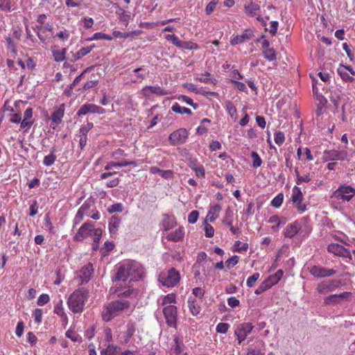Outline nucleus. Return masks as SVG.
Wrapping results in <instances>:
<instances>
[{"instance_id":"f257e3e1","label":"nucleus","mask_w":355,"mask_h":355,"mask_svg":"<svg viewBox=\"0 0 355 355\" xmlns=\"http://www.w3.org/2000/svg\"><path fill=\"white\" fill-rule=\"evenodd\" d=\"M112 292L116 294L119 299L111 301L104 306L101 316L105 322L112 320L125 310H128L130 306L129 299L136 298L137 295V292L130 286H117Z\"/></svg>"},{"instance_id":"f03ea898","label":"nucleus","mask_w":355,"mask_h":355,"mask_svg":"<svg viewBox=\"0 0 355 355\" xmlns=\"http://www.w3.org/2000/svg\"><path fill=\"white\" fill-rule=\"evenodd\" d=\"M89 297V291L83 288L76 289L67 300L69 309L74 314L81 313Z\"/></svg>"},{"instance_id":"7ed1b4c3","label":"nucleus","mask_w":355,"mask_h":355,"mask_svg":"<svg viewBox=\"0 0 355 355\" xmlns=\"http://www.w3.org/2000/svg\"><path fill=\"white\" fill-rule=\"evenodd\" d=\"M88 236H95V242H99L102 236V230L101 228H94V224L92 222L85 223L78 229L73 239L76 241H81Z\"/></svg>"},{"instance_id":"20e7f679","label":"nucleus","mask_w":355,"mask_h":355,"mask_svg":"<svg viewBox=\"0 0 355 355\" xmlns=\"http://www.w3.org/2000/svg\"><path fill=\"white\" fill-rule=\"evenodd\" d=\"M304 223V219L301 218L288 224L284 232L285 237L292 239L297 234L302 236L303 237L306 236L309 234V232L304 230L303 225Z\"/></svg>"},{"instance_id":"39448f33","label":"nucleus","mask_w":355,"mask_h":355,"mask_svg":"<svg viewBox=\"0 0 355 355\" xmlns=\"http://www.w3.org/2000/svg\"><path fill=\"white\" fill-rule=\"evenodd\" d=\"M180 280V272L174 268H170L166 274L159 277V282L166 287H174Z\"/></svg>"},{"instance_id":"423d86ee","label":"nucleus","mask_w":355,"mask_h":355,"mask_svg":"<svg viewBox=\"0 0 355 355\" xmlns=\"http://www.w3.org/2000/svg\"><path fill=\"white\" fill-rule=\"evenodd\" d=\"M33 28L36 32L41 42L45 45L49 42L51 38L54 37L53 25L51 24H46L44 26H36Z\"/></svg>"},{"instance_id":"0eeeda50","label":"nucleus","mask_w":355,"mask_h":355,"mask_svg":"<svg viewBox=\"0 0 355 355\" xmlns=\"http://www.w3.org/2000/svg\"><path fill=\"white\" fill-rule=\"evenodd\" d=\"M303 199L304 198L301 189L297 186H294L292 189L291 200L293 206L296 208L297 213L300 214L304 213L306 210V205L302 202Z\"/></svg>"},{"instance_id":"6e6552de","label":"nucleus","mask_w":355,"mask_h":355,"mask_svg":"<svg viewBox=\"0 0 355 355\" xmlns=\"http://www.w3.org/2000/svg\"><path fill=\"white\" fill-rule=\"evenodd\" d=\"M188 137V130L186 128H180L169 135L168 141L172 146L181 145L186 143Z\"/></svg>"},{"instance_id":"1a4fd4ad","label":"nucleus","mask_w":355,"mask_h":355,"mask_svg":"<svg viewBox=\"0 0 355 355\" xmlns=\"http://www.w3.org/2000/svg\"><path fill=\"white\" fill-rule=\"evenodd\" d=\"M254 326L250 322H243L238 324L235 327L234 335L238 340V343L241 344L247 336L251 334Z\"/></svg>"},{"instance_id":"9d476101","label":"nucleus","mask_w":355,"mask_h":355,"mask_svg":"<svg viewBox=\"0 0 355 355\" xmlns=\"http://www.w3.org/2000/svg\"><path fill=\"white\" fill-rule=\"evenodd\" d=\"M94 272V268L92 263H88L84 266L78 272H76L75 279L78 281V285H83L87 283Z\"/></svg>"},{"instance_id":"9b49d317","label":"nucleus","mask_w":355,"mask_h":355,"mask_svg":"<svg viewBox=\"0 0 355 355\" xmlns=\"http://www.w3.org/2000/svg\"><path fill=\"white\" fill-rule=\"evenodd\" d=\"M323 159L325 162L328 161H349L350 156L345 150H325Z\"/></svg>"},{"instance_id":"f8f14e48","label":"nucleus","mask_w":355,"mask_h":355,"mask_svg":"<svg viewBox=\"0 0 355 355\" xmlns=\"http://www.w3.org/2000/svg\"><path fill=\"white\" fill-rule=\"evenodd\" d=\"M126 265L130 281H137L142 277L144 270L142 267L137 262L128 261Z\"/></svg>"},{"instance_id":"ddd939ff","label":"nucleus","mask_w":355,"mask_h":355,"mask_svg":"<svg viewBox=\"0 0 355 355\" xmlns=\"http://www.w3.org/2000/svg\"><path fill=\"white\" fill-rule=\"evenodd\" d=\"M334 196L339 200L349 201L355 196V189L348 185H342L334 192Z\"/></svg>"},{"instance_id":"4468645a","label":"nucleus","mask_w":355,"mask_h":355,"mask_svg":"<svg viewBox=\"0 0 355 355\" xmlns=\"http://www.w3.org/2000/svg\"><path fill=\"white\" fill-rule=\"evenodd\" d=\"M340 284V281L337 280H324L320 282L317 286V291L320 294H327L334 291Z\"/></svg>"},{"instance_id":"2eb2a0df","label":"nucleus","mask_w":355,"mask_h":355,"mask_svg":"<svg viewBox=\"0 0 355 355\" xmlns=\"http://www.w3.org/2000/svg\"><path fill=\"white\" fill-rule=\"evenodd\" d=\"M166 322L170 327H176L177 307L174 305H168L163 309Z\"/></svg>"},{"instance_id":"dca6fc26","label":"nucleus","mask_w":355,"mask_h":355,"mask_svg":"<svg viewBox=\"0 0 355 355\" xmlns=\"http://www.w3.org/2000/svg\"><path fill=\"white\" fill-rule=\"evenodd\" d=\"M352 295L351 292H343L340 294L330 295L324 298V302L327 305H336L343 300H347Z\"/></svg>"},{"instance_id":"f3484780","label":"nucleus","mask_w":355,"mask_h":355,"mask_svg":"<svg viewBox=\"0 0 355 355\" xmlns=\"http://www.w3.org/2000/svg\"><path fill=\"white\" fill-rule=\"evenodd\" d=\"M310 273L315 277L322 278L335 275L336 270L318 266H313L310 269Z\"/></svg>"},{"instance_id":"a211bd4d","label":"nucleus","mask_w":355,"mask_h":355,"mask_svg":"<svg viewBox=\"0 0 355 355\" xmlns=\"http://www.w3.org/2000/svg\"><path fill=\"white\" fill-rule=\"evenodd\" d=\"M328 251L336 256L349 257L350 252L348 250L345 248L343 245L338 243H331L328 246Z\"/></svg>"},{"instance_id":"6ab92c4d","label":"nucleus","mask_w":355,"mask_h":355,"mask_svg":"<svg viewBox=\"0 0 355 355\" xmlns=\"http://www.w3.org/2000/svg\"><path fill=\"white\" fill-rule=\"evenodd\" d=\"M177 225L176 218L173 214H166L162 216L160 225L165 231L173 229Z\"/></svg>"},{"instance_id":"aec40b11","label":"nucleus","mask_w":355,"mask_h":355,"mask_svg":"<svg viewBox=\"0 0 355 355\" xmlns=\"http://www.w3.org/2000/svg\"><path fill=\"white\" fill-rule=\"evenodd\" d=\"M185 235V230L182 226L179 227L175 231L166 234V239L173 242H179L183 240Z\"/></svg>"},{"instance_id":"412c9836","label":"nucleus","mask_w":355,"mask_h":355,"mask_svg":"<svg viewBox=\"0 0 355 355\" xmlns=\"http://www.w3.org/2000/svg\"><path fill=\"white\" fill-rule=\"evenodd\" d=\"M268 223H272L273 225L271 226V229L273 232H278L281 226L284 225L286 223L284 220H282L278 215H272L268 219Z\"/></svg>"},{"instance_id":"4be33fe9","label":"nucleus","mask_w":355,"mask_h":355,"mask_svg":"<svg viewBox=\"0 0 355 355\" xmlns=\"http://www.w3.org/2000/svg\"><path fill=\"white\" fill-rule=\"evenodd\" d=\"M183 340L178 336H173V343H171V350L173 353H180L184 349Z\"/></svg>"},{"instance_id":"5701e85b","label":"nucleus","mask_w":355,"mask_h":355,"mask_svg":"<svg viewBox=\"0 0 355 355\" xmlns=\"http://www.w3.org/2000/svg\"><path fill=\"white\" fill-rule=\"evenodd\" d=\"M64 114V104H61L51 114V120L58 124L62 121V119Z\"/></svg>"},{"instance_id":"b1692460","label":"nucleus","mask_w":355,"mask_h":355,"mask_svg":"<svg viewBox=\"0 0 355 355\" xmlns=\"http://www.w3.org/2000/svg\"><path fill=\"white\" fill-rule=\"evenodd\" d=\"M222 207L220 205H214L211 206L207 213V219L210 222H214L219 216Z\"/></svg>"},{"instance_id":"393cba45","label":"nucleus","mask_w":355,"mask_h":355,"mask_svg":"<svg viewBox=\"0 0 355 355\" xmlns=\"http://www.w3.org/2000/svg\"><path fill=\"white\" fill-rule=\"evenodd\" d=\"M121 224V219L119 217L113 216L110 219L108 223L109 231L111 234H116L119 225Z\"/></svg>"},{"instance_id":"a878e982","label":"nucleus","mask_w":355,"mask_h":355,"mask_svg":"<svg viewBox=\"0 0 355 355\" xmlns=\"http://www.w3.org/2000/svg\"><path fill=\"white\" fill-rule=\"evenodd\" d=\"M129 277L126 263L122 264L118 269L114 279L116 281L125 282Z\"/></svg>"},{"instance_id":"bb28decb","label":"nucleus","mask_w":355,"mask_h":355,"mask_svg":"<svg viewBox=\"0 0 355 355\" xmlns=\"http://www.w3.org/2000/svg\"><path fill=\"white\" fill-rule=\"evenodd\" d=\"M188 306L190 312L193 315H197L201 311L200 306L198 304L196 299L190 297L188 300Z\"/></svg>"},{"instance_id":"cd10ccee","label":"nucleus","mask_w":355,"mask_h":355,"mask_svg":"<svg viewBox=\"0 0 355 355\" xmlns=\"http://www.w3.org/2000/svg\"><path fill=\"white\" fill-rule=\"evenodd\" d=\"M96 105L86 103L83 105L77 112L78 116L86 115L89 113H95Z\"/></svg>"},{"instance_id":"c85d7f7f","label":"nucleus","mask_w":355,"mask_h":355,"mask_svg":"<svg viewBox=\"0 0 355 355\" xmlns=\"http://www.w3.org/2000/svg\"><path fill=\"white\" fill-rule=\"evenodd\" d=\"M251 38V35L247 33H243L241 35L233 37L230 41L232 45L241 44Z\"/></svg>"},{"instance_id":"c756f323","label":"nucleus","mask_w":355,"mask_h":355,"mask_svg":"<svg viewBox=\"0 0 355 355\" xmlns=\"http://www.w3.org/2000/svg\"><path fill=\"white\" fill-rule=\"evenodd\" d=\"M95 47L94 44H92L87 46L86 47L81 48L79 51H78L73 55V58L75 60H79L81 58L85 56L89 53H90L92 49Z\"/></svg>"},{"instance_id":"7c9ffc66","label":"nucleus","mask_w":355,"mask_h":355,"mask_svg":"<svg viewBox=\"0 0 355 355\" xmlns=\"http://www.w3.org/2000/svg\"><path fill=\"white\" fill-rule=\"evenodd\" d=\"M283 274L284 272L282 270H278L274 275L269 276L266 279V281L272 287V286L277 284L279 282V280L282 279L283 276Z\"/></svg>"},{"instance_id":"2f4dec72","label":"nucleus","mask_w":355,"mask_h":355,"mask_svg":"<svg viewBox=\"0 0 355 355\" xmlns=\"http://www.w3.org/2000/svg\"><path fill=\"white\" fill-rule=\"evenodd\" d=\"M88 208H89V206L86 203H84L79 208V209L78 210V211H77V213L76 214L74 220H73V225L74 226L76 225L77 224H78L79 223H80L82 221V220L83 219L85 211Z\"/></svg>"},{"instance_id":"473e14b6","label":"nucleus","mask_w":355,"mask_h":355,"mask_svg":"<svg viewBox=\"0 0 355 355\" xmlns=\"http://www.w3.org/2000/svg\"><path fill=\"white\" fill-rule=\"evenodd\" d=\"M337 72L345 82L351 83L354 80L353 77L349 76V73L343 67V64L339 66Z\"/></svg>"},{"instance_id":"72a5a7b5","label":"nucleus","mask_w":355,"mask_h":355,"mask_svg":"<svg viewBox=\"0 0 355 355\" xmlns=\"http://www.w3.org/2000/svg\"><path fill=\"white\" fill-rule=\"evenodd\" d=\"M295 174L296 176L295 182H296L297 184H301L302 183H308L311 180L309 173H306L304 175H300L297 168H295Z\"/></svg>"},{"instance_id":"f704fd0d","label":"nucleus","mask_w":355,"mask_h":355,"mask_svg":"<svg viewBox=\"0 0 355 355\" xmlns=\"http://www.w3.org/2000/svg\"><path fill=\"white\" fill-rule=\"evenodd\" d=\"M67 49L65 48L62 49L52 50V54L55 62H62L65 60V54Z\"/></svg>"},{"instance_id":"c9c22d12","label":"nucleus","mask_w":355,"mask_h":355,"mask_svg":"<svg viewBox=\"0 0 355 355\" xmlns=\"http://www.w3.org/2000/svg\"><path fill=\"white\" fill-rule=\"evenodd\" d=\"M171 110L173 112L181 114H187L188 115H191L192 114V112L190 109L185 107H182L178 103L173 104Z\"/></svg>"},{"instance_id":"e433bc0d","label":"nucleus","mask_w":355,"mask_h":355,"mask_svg":"<svg viewBox=\"0 0 355 355\" xmlns=\"http://www.w3.org/2000/svg\"><path fill=\"white\" fill-rule=\"evenodd\" d=\"M260 9V6L258 3L251 2L249 4L245 5V10L251 16H254L257 12Z\"/></svg>"},{"instance_id":"4c0bfd02","label":"nucleus","mask_w":355,"mask_h":355,"mask_svg":"<svg viewBox=\"0 0 355 355\" xmlns=\"http://www.w3.org/2000/svg\"><path fill=\"white\" fill-rule=\"evenodd\" d=\"M116 14L121 21L125 22V25H128L130 20V14L129 12L125 11L122 8H119L116 11Z\"/></svg>"},{"instance_id":"58836bf2","label":"nucleus","mask_w":355,"mask_h":355,"mask_svg":"<svg viewBox=\"0 0 355 355\" xmlns=\"http://www.w3.org/2000/svg\"><path fill=\"white\" fill-rule=\"evenodd\" d=\"M53 313L58 316L63 315L65 313L64 309L63 306V300L62 299H59L57 302H55Z\"/></svg>"},{"instance_id":"ea45409f","label":"nucleus","mask_w":355,"mask_h":355,"mask_svg":"<svg viewBox=\"0 0 355 355\" xmlns=\"http://www.w3.org/2000/svg\"><path fill=\"white\" fill-rule=\"evenodd\" d=\"M263 57L268 61H273L277 58V53L273 48H269L263 50Z\"/></svg>"},{"instance_id":"a19ab883","label":"nucleus","mask_w":355,"mask_h":355,"mask_svg":"<svg viewBox=\"0 0 355 355\" xmlns=\"http://www.w3.org/2000/svg\"><path fill=\"white\" fill-rule=\"evenodd\" d=\"M176 300V296L174 293H170L166 295H164L162 297L159 299L161 301L162 304L165 305L168 304L169 305H172L171 304L175 303Z\"/></svg>"},{"instance_id":"79ce46f5","label":"nucleus","mask_w":355,"mask_h":355,"mask_svg":"<svg viewBox=\"0 0 355 355\" xmlns=\"http://www.w3.org/2000/svg\"><path fill=\"white\" fill-rule=\"evenodd\" d=\"M65 336L73 342H82L81 336L77 334L74 330L69 329L66 331Z\"/></svg>"},{"instance_id":"37998d69","label":"nucleus","mask_w":355,"mask_h":355,"mask_svg":"<svg viewBox=\"0 0 355 355\" xmlns=\"http://www.w3.org/2000/svg\"><path fill=\"white\" fill-rule=\"evenodd\" d=\"M233 218V211L230 207H228L225 211V216L223 218L222 222L223 224L228 226H232Z\"/></svg>"},{"instance_id":"c03bdc74","label":"nucleus","mask_w":355,"mask_h":355,"mask_svg":"<svg viewBox=\"0 0 355 355\" xmlns=\"http://www.w3.org/2000/svg\"><path fill=\"white\" fill-rule=\"evenodd\" d=\"M234 251L236 252H244L248 249V244L246 243H242L240 241H236L233 246Z\"/></svg>"},{"instance_id":"a18cd8bd","label":"nucleus","mask_w":355,"mask_h":355,"mask_svg":"<svg viewBox=\"0 0 355 355\" xmlns=\"http://www.w3.org/2000/svg\"><path fill=\"white\" fill-rule=\"evenodd\" d=\"M264 343H261V347L249 348L246 355H264Z\"/></svg>"},{"instance_id":"49530a36","label":"nucleus","mask_w":355,"mask_h":355,"mask_svg":"<svg viewBox=\"0 0 355 355\" xmlns=\"http://www.w3.org/2000/svg\"><path fill=\"white\" fill-rule=\"evenodd\" d=\"M7 43V49L12 53L15 57L17 54V49L15 44L13 42V40L10 37H7L6 38Z\"/></svg>"},{"instance_id":"de8ad7c7","label":"nucleus","mask_w":355,"mask_h":355,"mask_svg":"<svg viewBox=\"0 0 355 355\" xmlns=\"http://www.w3.org/2000/svg\"><path fill=\"white\" fill-rule=\"evenodd\" d=\"M284 194L282 193H278L271 201V206L279 208L283 203Z\"/></svg>"},{"instance_id":"09e8293b","label":"nucleus","mask_w":355,"mask_h":355,"mask_svg":"<svg viewBox=\"0 0 355 355\" xmlns=\"http://www.w3.org/2000/svg\"><path fill=\"white\" fill-rule=\"evenodd\" d=\"M98 40H106L110 41L112 40V37L109 35L98 32L95 33L92 37L87 39L89 41Z\"/></svg>"},{"instance_id":"8fccbe9b","label":"nucleus","mask_w":355,"mask_h":355,"mask_svg":"<svg viewBox=\"0 0 355 355\" xmlns=\"http://www.w3.org/2000/svg\"><path fill=\"white\" fill-rule=\"evenodd\" d=\"M285 135L282 131H276L274 134V140L279 146H282L285 141Z\"/></svg>"},{"instance_id":"3c124183","label":"nucleus","mask_w":355,"mask_h":355,"mask_svg":"<svg viewBox=\"0 0 355 355\" xmlns=\"http://www.w3.org/2000/svg\"><path fill=\"white\" fill-rule=\"evenodd\" d=\"M144 69L141 68H137L133 70L132 81L139 82L144 79L145 74L143 73H140L143 71Z\"/></svg>"},{"instance_id":"603ef678","label":"nucleus","mask_w":355,"mask_h":355,"mask_svg":"<svg viewBox=\"0 0 355 355\" xmlns=\"http://www.w3.org/2000/svg\"><path fill=\"white\" fill-rule=\"evenodd\" d=\"M55 159L56 156L54 155V151L53 150L51 154L44 157L43 164L46 166H50L55 163Z\"/></svg>"},{"instance_id":"864d4df0","label":"nucleus","mask_w":355,"mask_h":355,"mask_svg":"<svg viewBox=\"0 0 355 355\" xmlns=\"http://www.w3.org/2000/svg\"><path fill=\"white\" fill-rule=\"evenodd\" d=\"M251 157L252 159V166L253 167L258 168V167L261 166V165L262 164V160L257 152L252 151L251 153Z\"/></svg>"},{"instance_id":"5fc2aeb1","label":"nucleus","mask_w":355,"mask_h":355,"mask_svg":"<svg viewBox=\"0 0 355 355\" xmlns=\"http://www.w3.org/2000/svg\"><path fill=\"white\" fill-rule=\"evenodd\" d=\"M112 35L114 37L116 38H128L130 37H132L133 35H136V32H126V33H122L119 31H114L112 32Z\"/></svg>"},{"instance_id":"6e6d98bb","label":"nucleus","mask_w":355,"mask_h":355,"mask_svg":"<svg viewBox=\"0 0 355 355\" xmlns=\"http://www.w3.org/2000/svg\"><path fill=\"white\" fill-rule=\"evenodd\" d=\"M157 175H160L164 179L170 180L172 179L173 177V173L171 170H161L157 168Z\"/></svg>"},{"instance_id":"4d7b16f0","label":"nucleus","mask_w":355,"mask_h":355,"mask_svg":"<svg viewBox=\"0 0 355 355\" xmlns=\"http://www.w3.org/2000/svg\"><path fill=\"white\" fill-rule=\"evenodd\" d=\"M33 316L34 318V321L37 324H40L42 320L43 311L41 309H35L33 311Z\"/></svg>"},{"instance_id":"13d9d810","label":"nucleus","mask_w":355,"mask_h":355,"mask_svg":"<svg viewBox=\"0 0 355 355\" xmlns=\"http://www.w3.org/2000/svg\"><path fill=\"white\" fill-rule=\"evenodd\" d=\"M260 274L258 272H256L253 274L252 275L250 276L246 281V285L248 287L251 288L254 286L255 282L259 279Z\"/></svg>"},{"instance_id":"bf43d9fd","label":"nucleus","mask_w":355,"mask_h":355,"mask_svg":"<svg viewBox=\"0 0 355 355\" xmlns=\"http://www.w3.org/2000/svg\"><path fill=\"white\" fill-rule=\"evenodd\" d=\"M271 286L270 285L268 284V282L266 281V279H265L261 284V285L256 289V291H254L255 294L257 295H260L263 292L267 291L268 289L270 288Z\"/></svg>"},{"instance_id":"052dcab7","label":"nucleus","mask_w":355,"mask_h":355,"mask_svg":"<svg viewBox=\"0 0 355 355\" xmlns=\"http://www.w3.org/2000/svg\"><path fill=\"white\" fill-rule=\"evenodd\" d=\"M225 108L232 118L234 117L236 114V109L231 101H227L225 104Z\"/></svg>"},{"instance_id":"680f3d73","label":"nucleus","mask_w":355,"mask_h":355,"mask_svg":"<svg viewBox=\"0 0 355 355\" xmlns=\"http://www.w3.org/2000/svg\"><path fill=\"white\" fill-rule=\"evenodd\" d=\"M239 257L236 255H234V256L229 258L226 261L225 265L227 268L230 269V268H233L234 266H236L239 263Z\"/></svg>"},{"instance_id":"e2e57ef3","label":"nucleus","mask_w":355,"mask_h":355,"mask_svg":"<svg viewBox=\"0 0 355 355\" xmlns=\"http://www.w3.org/2000/svg\"><path fill=\"white\" fill-rule=\"evenodd\" d=\"M116 353V348L112 345H108L105 349L101 352V355H115Z\"/></svg>"},{"instance_id":"0e129e2a","label":"nucleus","mask_w":355,"mask_h":355,"mask_svg":"<svg viewBox=\"0 0 355 355\" xmlns=\"http://www.w3.org/2000/svg\"><path fill=\"white\" fill-rule=\"evenodd\" d=\"M230 324L225 322H220L217 324L216 330L220 334H226L230 328Z\"/></svg>"},{"instance_id":"69168bd1","label":"nucleus","mask_w":355,"mask_h":355,"mask_svg":"<svg viewBox=\"0 0 355 355\" xmlns=\"http://www.w3.org/2000/svg\"><path fill=\"white\" fill-rule=\"evenodd\" d=\"M204 230L205 232V236L207 238H211L214 234V227L207 222L204 223Z\"/></svg>"},{"instance_id":"338daca9","label":"nucleus","mask_w":355,"mask_h":355,"mask_svg":"<svg viewBox=\"0 0 355 355\" xmlns=\"http://www.w3.org/2000/svg\"><path fill=\"white\" fill-rule=\"evenodd\" d=\"M123 211V205L121 203H115L108 207L107 211L110 214L114 212H121Z\"/></svg>"},{"instance_id":"774afa93","label":"nucleus","mask_w":355,"mask_h":355,"mask_svg":"<svg viewBox=\"0 0 355 355\" xmlns=\"http://www.w3.org/2000/svg\"><path fill=\"white\" fill-rule=\"evenodd\" d=\"M199 217V212L196 210L192 211L188 216V222L194 224L197 222Z\"/></svg>"}]
</instances>
